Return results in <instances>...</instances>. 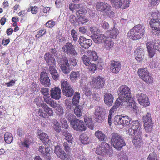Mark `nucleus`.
Returning a JSON list of instances; mask_svg holds the SVG:
<instances>
[{
  "mask_svg": "<svg viewBox=\"0 0 160 160\" xmlns=\"http://www.w3.org/2000/svg\"><path fill=\"white\" fill-rule=\"evenodd\" d=\"M144 32V27L138 24L135 25L128 32V36L129 38L132 40L139 39L143 37Z\"/></svg>",
  "mask_w": 160,
  "mask_h": 160,
  "instance_id": "obj_1",
  "label": "nucleus"
},
{
  "mask_svg": "<svg viewBox=\"0 0 160 160\" xmlns=\"http://www.w3.org/2000/svg\"><path fill=\"white\" fill-rule=\"evenodd\" d=\"M111 140V144L116 149L120 150L125 145V142L121 136L116 132L112 133Z\"/></svg>",
  "mask_w": 160,
  "mask_h": 160,
  "instance_id": "obj_2",
  "label": "nucleus"
},
{
  "mask_svg": "<svg viewBox=\"0 0 160 160\" xmlns=\"http://www.w3.org/2000/svg\"><path fill=\"white\" fill-rule=\"evenodd\" d=\"M95 5L97 10L102 12L108 16H112L114 14L111 6L107 3L99 1L95 3Z\"/></svg>",
  "mask_w": 160,
  "mask_h": 160,
  "instance_id": "obj_3",
  "label": "nucleus"
},
{
  "mask_svg": "<svg viewBox=\"0 0 160 160\" xmlns=\"http://www.w3.org/2000/svg\"><path fill=\"white\" fill-rule=\"evenodd\" d=\"M112 152L109 145L106 142H101L96 148V154L102 156L110 155Z\"/></svg>",
  "mask_w": 160,
  "mask_h": 160,
  "instance_id": "obj_4",
  "label": "nucleus"
},
{
  "mask_svg": "<svg viewBox=\"0 0 160 160\" xmlns=\"http://www.w3.org/2000/svg\"><path fill=\"white\" fill-rule=\"evenodd\" d=\"M128 130L126 131L127 134L132 136L135 133L139 132L140 130H141V132H142V127L138 120L132 121L130 124Z\"/></svg>",
  "mask_w": 160,
  "mask_h": 160,
  "instance_id": "obj_5",
  "label": "nucleus"
},
{
  "mask_svg": "<svg viewBox=\"0 0 160 160\" xmlns=\"http://www.w3.org/2000/svg\"><path fill=\"white\" fill-rule=\"evenodd\" d=\"M138 74L140 78L148 83H152L153 82L152 76L147 70V69L140 68L138 71Z\"/></svg>",
  "mask_w": 160,
  "mask_h": 160,
  "instance_id": "obj_6",
  "label": "nucleus"
},
{
  "mask_svg": "<svg viewBox=\"0 0 160 160\" xmlns=\"http://www.w3.org/2000/svg\"><path fill=\"white\" fill-rule=\"evenodd\" d=\"M61 88L63 95L66 97H70L73 95L74 91L67 81H61Z\"/></svg>",
  "mask_w": 160,
  "mask_h": 160,
  "instance_id": "obj_7",
  "label": "nucleus"
},
{
  "mask_svg": "<svg viewBox=\"0 0 160 160\" xmlns=\"http://www.w3.org/2000/svg\"><path fill=\"white\" fill-rule=\"evenodd\" d=\"M119 96L120 98L124 99V98L127 101H129L131 100V91L129 88L126 85H122L119 88Z\"/></svg>",
  "mask_w": 160,
  "mask_h": 160,
  "instance_id": "obj_8",
  "label": "nucleus"
},
{
  "mask_svg": "<svg viewBox=\"0 0 160 160\" xmlns=\"http://www.w3.org/2000/svg\"><path fill=\"white\" fill-rule=\"evenodd\" d=\"M105 82L104 78L99 76L92 78V81L90 82L91 86L97 89H100L104 86Z\"/></svg>",
  "mask_w": 160,
  "mask_h": 160,
  "instance_id": "obj_9",
  "label": "nucleus"
},
{
  "mask_svg": "<svg viewBox=\"0 0 160 160\" xmlns=\"http://www.w3.org/2000/svg\"><path fill=\"white\" fill-rule=\"evenodd\" d=\"M131 118L129 116L126 115L125 116H117L114 118V123L116 125H122L124 127L129 126L130 124V122Z\"/></svg>",
  "mask_w": 160,
  "mask_h": 160,
  "instance_id": "obj_10",
  "label": "nucleus"
},
{
  "mask_svg": "<svg viewBox=\"0 0 160 160\" xmlns=\"http://www.w3.org/2000/svg\"><path fill=\"white\" fill-rule=\"evenodd\" d=\"M40 92L43 95V98L44 100L47 104L53 108H55L56 107V103L50 98L48 88H42L41 89Z\"/></svg>",
  "mask_w": 160,
  "mask_h": 160,
  "instance_id": "obj_11",
  "label": "nucleus"
},
{
  "mask_svg": "<svg viewBox=\"0 0 160 160\" xmlns=\"http://www.w3.org/2000/svg\"><path fill=\"white\" fill-rule=\"evenodd\" d=\"M72 127L76 131L82 132L85 131L86 127L84 122L78 119H72L70 121Z\"/></svg>",
  "mask_w": 160,
  "mask_h": 160,
  "instance_id": "obj_12",
  "label": "nucleus"
},
{
  "mask_svg": "<svg viewBox=\"0 0 160 160\" xmlns=\"http://www.w3.org/2000/svg\"><path fill=\"white\" fill-rule=\"evenodd\" d=\"M58 62L63 72L66 74L69 73L70 70L67 58L65 56H62L58 60Z\"/></svg>",
  "mask_w": 160,
  "mask_h": 160,
  "instance_id": "obj_13",
  "label": "nucleus"
},
{
  "mask_svg": "<svg viewBox=\"0 0 160 160\" xmlns=\"http://www.w3.org/2000/svg\"><path fill=\"white\" fill-rule=\"evenodd\" d=\"M149 25L152 28V32L155 35L160 34V21L158 19L152 18L149 21Z\"/></svg>",
  "mask_w": 160,
  "mask_h": 160,
  "instance_id": "obj_14",
  "label": "nucleus"
},
{
  "mask_svg": "<svg viewBox=\"0 0 160 160\" xmlns=\"http://www.w3.org/2000/svg\"><path fill=\"white\" fill-rule=\"evenodd\" d=\"M54 152L62 160H71V157L70 155H66L64 151L58 145L55 147Z\"/></svg>",
  "mask_w": 160,
  "mask_h": 160,
  "instance_id": "obj_15",
  "label": "nucleus"
},
{
  "mask_svg": "<svg viewBox=\"0 0 160 160\" xmlns=\"http://www.w3.org/2000/svg\"><path fill=\"white\" fill-rule=\"evenodd\" d=\"M62 49L64 52L68 55H73L75 56L78 55L74 46L71 43L68 42L66 43L63 47Z\"/></svg>",
  "mask_w": 160,
  "mask_h": 160,
  "instance_id": "obj_16",
  "label": "nucleus"
},
{
  "mask_svg": "<svg viewBox=\"0 0 160 160\" xmlns=\"http://www.w3.org/2000/svg\"><path fill=\"white\" fill-rule=\"evenodd\" d=\"M141 130H139V132L135 133L133 136L134 137L132 140V142L136 147H141L142 143V133Z\"/></svg>",
  "mask_w": 160,
  "mask_h": 160,
  "instance_id": "obj_17",
  "label": "nucleus"
},
{
  "mask_svg": "<svg viewBox=\"0 0 160 160\" xmlns=\"http://www.w3.org/2000/svg\"><path fill=\"white\" fill-rule=\"evenodd\" d=\"M137 98L139 103L143 106H148L150 105L149 99L147 95L142 93L138 94L137 95Z\"/></svg>",
  "mask_w": 160,
  "mask_h": 160,
  "instance_id": "obj_18",
  "label": "nucleus"
},
{
  "mask_svg": "<svg viewBox=\"0 0 160 160\" xmlns=\"http://www.w3.org/2000/svg\"><path fill=\"white\" fill-rule=\"evenodd\" d=\"M121 67V65L119 62L114 60L111 61L110 70L113 73H117L120 70Z\"/></svg>",
  "mask_w": 160,
  "mask_h": 160,
  "instance_id": "obj_19",
  "label": "nucleus"
},
{
  "mask_svg": "<svg viewBox=\"0 0 160 160\" xmlns=\"http://www.w3.org/2000/svg\"><path fill=\"white\" fill-rule=\"evenodd\" d=\"M61 92L60 89L56 87L51 88L50 90V96L52 98L59 100L61 98Z\"/></svg>",
  "mask_w": 160,
  "mask_h": 160,
  "instance_id": "obj_20",
  "label": "nucleus"
},
{
  "mask_svg": "<svg viewBox=\"0 0 160 160\" xmlns=\"http://www.w3.org/2000/svg\"><path fill=\"white\" fill-rule=\"evenodd\" d=\"M79 42L81 47L86 49H88L92 45V43L91 39H87L82 36L80 37Z\"/></svg>",
  "mask_w": 160,
  "mask_h": 160,
  "instance_id": "obj_21",
  "label": "nucleus"
},
{
  "mask_svg": "<svg viewBox=\"0 0 160 160\" xmlns=\"http://www.w3.org/2000/svg\"><path fill=\"white\" fill-rule=\"evenodd\" d=\"M40 79L41 83L45 87H49L50 85V80L46 72H41Z\"/></svg>",
  "mask_w": 160,
  "mask_h": 160,
  "instance_id": "obj_22",
  "label": "nucleus"
},
{
  "mask_svg": "<svg viewBox=\"0 0 160 160\" xmlns=\"http://www.w3.org/2000/svg\"><path fill=\"white\" fill-rule=\"evenodd\" d=\"M106 37L103 34H97L92 35V39L94 42L97 44H101L105 41Z\"/></svg>",
  "mask_w": 160,
  "mask_h": 160,
  "instance_id": "obj_23",
  "label": "nucleus"
},
{
  "mask_svg": "<svg viewBox=\"0 0 160 160\" xmlns=\"http://www.w3.org/2000/svg\"><path fill=\"white\" fill-rule=\"evenodd\" d=\"M119 33V30L115 28L111 30L107 31L106 32L107 37L113 39L116 38Z\"/></svg>",
  "mask_w": 160,
  "mask_h": 160,
  "instance_id": "obj_24",
  "label": "nucleus"
},
{
  "mask_svg": "<svg viewBox=\"0 0 160 160\" xmlns=\"http://www.w3.org/2000/svg\"><path fill=\"white\" fill-rule=\"evenodd\" d=\"M44 58L46 62L48 64L55 65V59L50 52L46 53L44 55Z\"/></svg>",
  "mask_w": 160,
  "mask_h": 160,
  "instance_id": "obj_25",
  "label": "nucleus"
},
{
  "mask_svg": "<svg viewBox=\"0 0 160 160\" xmlns=\"http://www.w3.org/2000/svg\"><path fill=\"white\" fill-rule=\"evenodd\" d=\"M94 135L100 142H105L107 140V136L102 131L99 130L96 131Z\"/></svg>",
  "mask_w": 160,
  "mask_h": 160,
  "instance_id": "obj_26",
  "label": "nucleus"
},
{
  "mask_svg": "<svg viewBox=\"0 0 160 160\" xmlns=\"http://www.w3.org/2000/svg\"><path fill=\"white\" fill-rule=\"evenodd\" d=\"M113 98H114L112 95L110 93H106L104 97L105 103L108 106H111L113 102Z\"/></svg>",
  "mask_w": 160,
  "mask_h": 160,
  "instance_id": "obj_27",
  "label": "nucleus"
},
{
  "mask_svg": "<svg viewBox=\"0 0 160 160\" xmlns=\"http://www.w3.org/2000/svg\"><path fill=\"white\" fill-rule=\"evenodd\" d=\"M84 121L90 128L91 129H93L94 125L91 116L85 115L84 117Z\"/></svg>",
  "mask_w": 160,
  "mask_h": 160,
  "instance_id": "obj_28",
  "label": "nucleus"
},
{
  "mask_svg": "<svg viewBox=\"0 0 160 160\" xmlns=\"http://www.w3.org/2000/svg\"><path fill=\"white\" fill-rule=\"evenodd\" d=\"M80 76L79 72L72 71L70 74V79L72 82H75L80 78Z\"/></svg>",
  "mask_w": 160,
  "mask_h": 160,
  "instance_id": "obj_29",
  "label": "nucleus"
},
{
  "mask_svg": "<svg viewBox=\"0 0 160 160\" xmlns=\"http://www.w3.org/2000/svg\"><path fill=\"white\" fill-rule=\"evenodd\" d=\"M40 140L45 144L50 143L51 141L50 140L48 135L45 132H42L39 134Z\"/></svg>",
  "mask_w": 160,
  "mask_h": 160,
  "instance_id": "obj_30",
  "label": "nucleus"
},
{
  "mask_svg": "<svg viewBox=\"0 0 160 160\" xmlns=\"http://www.w3.org/2000/svg\"><path fill=\"white\" fill-rule=\"evenodd\" d=\"M130 0H120L117 7L123 9L128 8L129 5Z\"/></svg>",
  "mask_w": 160,
  "mask_h": 160,
  "instance_id": "obj_31",
  "label": "nucleus"
},
{
  "mask_svg": "<svg viewBox=\"0 0 160 160\" xmlns=\"http://www.w3.org/2000/svg\"><path fill=\"white\" fill-rule=\"evenodd\" d=\"M41 106L44 110V112L47 114L48 118L49 116H52L53 115V110L46 104H43Z\"/></svg>",
  "mask_w": 160,
  "mask_h": 160,
  "instance_id": "obj_32",
  "label": "nucleus"
},
{
  "mask_svg": "<svg viewBox=\"0 0 160 160\" xmlns=\"http://www.w3.org/2000/svg\"><path fill=\"white\" fill-rule=\"evenodd\" d=\"M88 55L90 58L95 61L98 60V56L97 53L95 51L88 50L87 51Z\"/></svg>",
  "mask_w": 160,
  "mask_h": 160,
  "instance_id": "obj_33",
  "label": "nucleus"
},
{
  "mask_svg": "<svg viewBox=\"0 0 160 160\" xmlns=\"http://www.w3.org/2000/svg\"><path fill=\"white\" fill-rule=\"evenodd\" d=\"M75 106L74 110V114L78 118H79L82 115L83 108L80 105Z\"/></svg>",
  "mask_w": 160,
  "mask_h": 160,
  "instance_id": "obj_34",
  "label": "nucleus"
},
{
  "mask_svg": "<svg viewBox=\"0 0 160 160\" xmlns=\"http://www.w3.org/2000/svg\"><path fill=\"white\" fill-rule=\"evenodd\" d=\"M80 98V94L79 92H76L73 97L72 103L74 106H78Z\"/></svg>",
  "mask_w": 160,
  "mask_h": 160,
  "instance_id": "obj_35",
  "label": "nucleus"
},
{
  "mask_svg": "<svg viewBox=\"0 0 160 160\" xmlns=\"http://www.w3.org/2000/svg\"><path fill=\"white\" fill-rule=\"evenodd\" d=\"M114 45L113 41L112 39H105L104 41V47L107 50H110L113 48Z\"/></svg>",
  "mask_w": 160,
  "mask_h": 160,
  "instance_id": "obj_36",
  "label": "nucleus"
},
{
  "mask_svg": "<svg viewBox=\"0 0 160 160\" xmlns=\"http://www.w3.org/2000/svg\"><path fill=\"white\" fill-rule=\"evenodd\" d=\"M95 114L96 119L98 121H102L104 120L105 118V115L103 112L101 111H98V110H96L95 111Z\"/></svg>",
  "mask_w": 160,
  "mask_h": 160,
  "instance_id": "obj_37",
  "label": "nucleus"
},
{
  "mask_svg": "<svg viewBox=\"0 0 160 160\" xmlns=\"http://www.w3.org/2000/svg\"><path fill=\"white\" fill-rule=\"evenodd\" d=\"M63 135L65 136V139L66 140L69 144L72 143L73 141V138L71 134L68 132L67 131L63 132Z\"/></svg>",
  "mask_w": 160,
  "mask_h": 160,
  "instance_id": "obj_38",
  "label": "nucleus"
},
{
  "mask_svg": "<svg viewBox=\"0 0 160 160\" xmlns=\"http://www.w3.org/2000/svg\"><path fill=\"white\" fill-rule=\"evenodd\" d=\"M13 139V137L10 133L7 132L5 134L4 140L6 143L8 144L10 143L12 141Z\"/></svg>",
  "mask_w": 160,
  "mask_h": 160,
  "instance_id": "obj_39",
  "label": "nucleus"
},
{
  "mask_svg": "<svg viewBox=\"0 0 160 160\" xmlns=\"http://www.w3.org/2000/svg\"><path fill=\"white\" fill-rule=\"evenodd\" d=\"M144 126L145 130L147 132H150L152 131L153 126L152 122L144 123Z\"/></svg>",
  "mask_w": 160,
  "mask_h": 160,
  "instance_id": "obj_40",
  "label": "nucleus"
},
{
  "mask_svg": "<svg viewBox=\"0 0 160 160\" xmlns=\"http://www.w3.org/2000/svg\"><path fill=\"white\" fill-rule=\"evenodd\" d=\"M53 127L54 130L57 132H60L61 131V127L59 122L56 120L53 122Z\"/></svg>",
  "mask_w": 160,
  "mask_h": 160,
  "instance_id": "obj_41",
  "label": "nucleus"
},
{
  "mask_svg": "<svg viewBox=\"0 0 160 160\" xmlns=\"http://www.w3.org/2000/svg\"><path fill=\"white\" fill-rule=\"evenodd\" d=\"M87 12L86 10L82 7L76 12V15L78 18L85 16L86 13Z\"/></svg>",
  "mask_w": 160,
  "mask_h": 160,
  "instance_id": "obj_42",
  "label": "nucleus"
},
{
  "mask_svg": "<svg viewBox=\"0 0 160 160\" xmlns=\"http://www.w3.org/2000/svg\"><path fill=\"white\" fill-rule=\"evenodd\" d=\"M143 121L144 123L152 122L150 113L147 112L145 115L143 116Z\"/></svg>",
  "mask_w": 160,
  "mask_h": 160,
  "instance_id": "obj_43",
  "label": "nucleus"
},
{
  "mask_svg": "<svg viewBox=\"0 0 160 160\" xmlns=\"http://www.w3.org/2000/svg\"><path fill=\"white\" fill-rule=\"evenodd\" d=\"M80 138L81 143L84 144H86L88 143V137L85 134H82L80 136Z\"/></svg>",
  "mask_w": 160,
  "mask_h": 160,
  "instance_id": "obj_44",
  "label": "nucleus"
},
{
  "mask_svg": "<svg viewBox=\"0 0 160 160\" xmlns=\"http://www.w3.org/2000/svg\"><path fill=\"white\" fill-rule=\"evenodd\" d=\"M153 49L157 50L160 52V40H155L153 41Z\"/></svg>",
  "mask_w": 160,
  "mask_h": 160,
  "instance_id": "obj_45",
  "label": "nucleus"
},
{
  "mask_svg": "<svg viewBox=\"0 0 160 160\" xmlns=\"http://www.w3.org/2000/svg\"><path fill=\"white\" fill-rule=\"evenodd\" d=\"M127 100L124 98V99H122L120 98V96L118 98H117L116 101L114 106H116L117 107H118L120 105H122L123 104V102H128Z\"/></svg>",
  "mask_w": 160,
  "mask_h": 160,
  "instance_id": "obj_46",
  "label": "nucleus"
},
{
  "mask_svg": "<svg viewBox=\"0 0 160 160\" xmlns=\"http://www.w3.org/2000/svg\"><path fill=\"white\" fill-rule=\"evenodd\" d=\"M81 7L79 4H76L73 3H71L69 5V8L70 11L72 12L74 11H78Z\"/></svg>",
  "mask_w": 160,
  "mask_h": 160,
  "instance_id": "obj_47",
  "label": "nucleus"
},
{
  "mask_svg": "<svg viewBox=\"0 0 160 160\" xmlns=\"http://www.w3.org/2000/svg\"><path fill=\"white\" fill-rule=\"evenodd\" d=\"M83 63L86 66H88L91 62L89 58L86 55H83L82 57Z\"/></svg>",
  "mask_w": 160,
  "mask_h": 160,
  "instance_id": "obj_48",
  "label": "nucleus"
},
{
  "mask_svg": "<svg viewBox=\"0 0 160 160\" xmlns=\"http://www.w3.org/2000/svg\"><path fill=\"white\" fill-rule=\"evenodd\" d=\"M71 34L73 40L75 42L77 41L78 39V34L77 31L72 29L71 30Z\"/></svg>",
  "mask_w": 160,
  "mask_h": 160,
  "instance_id": "obj_49",
  "label": "nucleus"
},
{
  "mask_svg": "<svg viewBox=\"0 0 160 160\" xmlns=\"http://www.w3.org/2000/svg\"><path fill=\"white\" fill-rule=\"evenodd\" d=\"M88 21V20L85 16L78 18V21L79 24H84L87 22Z\"/></svg>",
  "mask_w": 160,
  "mask_h": 160,
  "instance_id": "obj_50",
  "label": "nucleus"
},
{
  "mask_svg": "<svg viewBox=\"0 0 160 160\" xmlns=\"http://www.w3.org/2000/svg\"><path fill=\"white\" fill-rule=\"evenodd\" d=\"M88 66H89V70L92 73L94 72L97 69V66L96 64L94 63H91V62Z\"/></svg>",
  "mask_w": 160,
  "mask_h": 160,
  "instance_id": "obj_51",
  "label": "nucleus"
},
{
  "mask_svg": "<svg viewBox=\"0 0 160 160\" xmlns=\"http://www.w3.org/2000/svg\"><path fill=\"white\" fill-rule=\"evenodd\" d=\"M89 30L91 32V33L93 34V35L97 34V33L99 32L100 31L99 29L95 26L90 27Z\"/></svg>",
  "mask_w": 160,
  "mask_h": 160,
  "instance_id": "obj_52",
  "label": "nucleus"
},
{
  "mask_svg": "<svg viewBox=\"0 0 160 160\" xmlns=\"http://www.w3.org/2000/svg\"><path fill=\"white\" fill-rule=\"evenodd\" d=\"M38 114L41 117L44 118H48V116L46 112H44V110L39 109L38 111Z\"/></svg>",
  "mask_w": 160,
  "mask_h": 160,
  "instance_id": "obj_53",
  "label": "nucleus"
},
{
  "mask_svg": "<svg viewBox=\"0 0 160 160\" xmlns=\"http://www.w3.org/2000/svg\"><path fill=\"white\" fill-rule=\"evenodd\" d=\"M71 144H69L66 142H65L63 144V146L64 147V150L67 152H69L71 150V148H70Z\"/></svg>",
  "mask_w": 160,
  "mask_h": 160,
  "instance_id": "obj_54",
  "label": "nucleus"
},
{
  "mask_svg": "<svg viewBox=\"0 0 160 160\" xmlns=\"http://www.w3.org/2000/svg\"><path fill=\"white\" fill-rule=\"evenodd\" d=\"M55 22L53 20H49L45 24L46 26L48 28H52L55 25Z\"/></svg>",
  "mask_w": 160,
  "mask_h": 160,
  "instance_id": "obj_55",
  "label": "nucleus"
},
{
  "mask_svg": "<svg viewBox=\"0 0 160 160\" xmlns=\"http://www.w3.org/2000/svg\"><path fill=\"white\" fill-rule=\"evenodd\" d=\"M69 65L72 67L75 66L77 63L76 59L74 57H72L69 59Z\"/></svg>",
  "mask_w": 160,
  "mask_h": 160,
  "instance_id": "obj_56",
  "label": "nucleus"
},
{
  "mask_svg": "<svg viewBox=\"0 0 160 160\" xmlns=\"http://www.w3.org/2000/svg\"><path fill=\"white\" fill-rule=\"evenodd\" d=\"M135 55V59L138 61L140 62L142 61V55H141V52L140 51H138Z\"/></svg>",
  "mask_w": 160,
  "mask_h": 160,
  "instance_id": "obj_57",
  "label": "nucleus"
},
{
  "mask_svg": "<svg viewBox=\"0 0 160 160\" xmlns=\"http://www.w3.org/2000/svg\"><path fill=\"white\" fill-rule=\"evenodd\" d=\"M101 27L104 29H108L109 28V25L108 22L105 21H102L101 24Z\"/></svg>",
  "mask_w": 160,
  "mask_h": 160,
  "instance_id": "obj_58",
  "label": "nucleus"
},
{
  "mask_svg": "<svg viewBox=\"0 0 160 160\" xmlns=\"http://www.w3.org/2000/svg\"><path fill=\"white\" fill-rule=\"evenodd\" d=\"M69 21L72 24H75L77 22L76 16L74 15H71L70 16Z\"/></svg>",
  "mask_w": 160,
  "mask_h": 160,
  "instance_id": "obj_59",
  "label": "nucleus"
},
{
  "mask_svg": "<svg viewBox=\"0 0 160 160\" xmlns=\"http://www.w3.org/2000/svg\"><path fill=\"white\" fill-rule=\"evenodd\" d=\"M30 8L31 9V11L32 14H36L37 13L38 10V8L36 6L33 7L30 6Z\"/></svg>",
  "mask_w": 160,
  "mask_h": 160,
  "instance_id": "obj_60",
  "label": "nucleus"
},
{
  "mask_svg": "<svg viewBox=\"0 0 160 160\" xmlns=\"http://www.w3.org/2000/svg\"><path fill=\"white\" fill-rule=\"evenodd\" d=\"M53 79L56 81L58 80L59 78V75L57 71L51 74Z\"/></svg>",
  "mask_w": 160,
  "mask_h": 160,
  "instance_id": "obj_61",
  "label": "nucleus"
},
{
  "mask_svg": "<svg viewBox=\"0 0 160 160\" xmlns=\"http://www.w3.org/2000/svg\"><path fill=\"white\" fill-rule=\"evenodd\" d=\"M130 100H129V101H130ZM128 102H129V106L132 109L136 110L138 108V107L136 106V103H135V102H130V101H129Z\"/></svg>",
  "mask_w": 160,
  "mask_h": 160,
  "instance_id": "obj_62",
  "label": "nucleus"
},
{
  "mask_svg": "<svg viewBox=\"0 0 160 160\" xmlns=\"http://www.w3.org/2000/svg\"><path fill=\"white\" fill-rule=\"evenodd\" d=\"M104 66V62L102 59H99L97 63V66L99 68L102 70Z\"/></svg>",
  "mask_w": 160,
  "mask_h": 160,
  "instance_id": "obj_63",
  "label": "nucleus"
},
{
  "mask_svg": "<svg viewBox=\"0 0 160 160\" xmlns=\"http://www.w3.org/2000/svg\"><path fill=\"white\" fill-rule=\"evenodd\" d=\"M147 160H158L157 157L156 156L153 155L152 154H150Z\"/></svg>",
  "mask_w": 160,
  "mask_h": 160,
  "instance_id": "obj_64",
  "label": "nucleus"
}]
</instances>
